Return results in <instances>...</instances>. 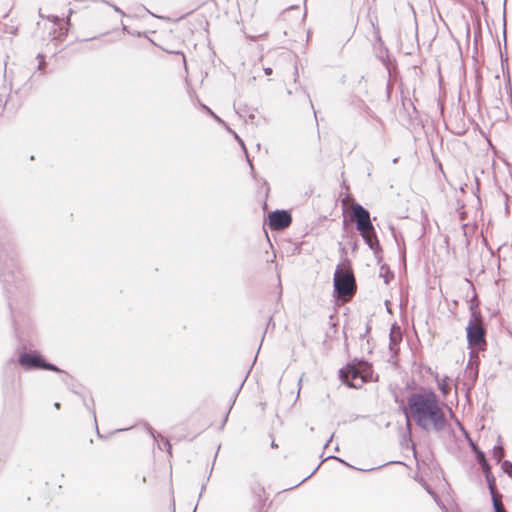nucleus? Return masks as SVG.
I'll list each match as a JSON object with an SVG mask.
<instances>
[{
  "instance_id": "f257e3e1",
  "label": "nucleus",
  "mask_w": 512,
  "mask_h": 512,
  "mask_svg": "<svg viewBox=\"0 0 512 512\" xmlns=\"http://www.w3.org/2000/svg\"><path fill=\"white\" fill-rule=\"evenodd\" d=\"M408 420H413L426 431H441L446 426V417L437 395L432 390L412 393L407 399Z\"/></svg>"
},
{
  "instance_id": "f03ea898",
  "label": "nucleus",
  "mask_w": 512,
  "mask_h": 512,
  "mask_svg": "<svg viewBox=\"0 0 512 512\" xmlns=\"http://www.w3.org/2000/svg\"><path fill=\"white\" fill-rule=\"evenodd\" d=\"M466 332L468 348L471 350L470 358H476L478 352L485 350L486 347V331L478 313L472 312Z\"/></svg>"
},
{
  "instance_id": "7ed1b4c3",
  "label": "nucleus",
  "mask_w": 512,
  "mask_h": 512,
  "mask_svg": "<svg viewBox=\"0 0 512 512\" xmlns=\"http://www.w3.org/2000/svg\"><path fill=\"white\" fill-rule=\"evenodd\" d=\"M334 288L339 296H352L355 292V278L345 264L338 265L334 273Z\"/></svg>"
},
{
  "instance_id": "20e7f679",
  "label": "nucleus",
  "mask_w": 512,
  "mask_h": 512,
  "mask_svg": "<svg viewBox=\"0 0 512 512\" xmlns=\"http://www.w3.org/2000/svg\"><path fill=\"white\" fill-rule=\"evenodd\" d=\"M19 363L25 370L45 369L55 372L61 370L53 364L45 362L41 355L36 351L24 352L19 355Z\"/></svg>"
},
{
  "instance_id": "39448f33",
  "label": "nucleus",
  "mask_w": 512,
  "mask_h": 512,
  "mask_svg": "<svg viewBox=\"0 0 512 512\" xmlns=\"http://www.w3.org/2000/svg\"><path fill=\"white\" fill-rule=\"evenodd\" d=\"M352 219L356 223V228L359 232L366 230H373L369 212L360 204L353 203L351 205Z\"/></svg>"
},
{
  "instance_id": "423d86ee",
  "label": "nucleus",
  "mask_w": 512,
  "mask_h": 512,
  "mask_svg": "<svg viewBox=\"0 0 512 512\" xmlns=\"http://www.w3.org/2000/svg\"><path fill=\"white\" fill-rule=\"evenodd\" d=\"M340 375L342 380L350 387L360 388L363 385V380L360 379V375L354 363L341 369Z\"/></svg>"
},
{
  "instance_id": "0eeeda50",
  "label": "nucleus",
  "mask_w": 512,
  "mask_h": 512,
  "mask_svg": "<svg viewBox=\"0 0 512 512\" xmlns=\"http://www.w3.org/2000/svg\"><path fill=\"white\" fill-rule=\"evenodd\" d=\"M291 215L284 210H277L269 215V226L273 230H281L291 223Z\"/></svg>"
},
{
  "instance_id": "6e6552de",
  "label": "nucleus",
  "mask_w": 512,
  "mask_h": 512,
  "mask_svg": "<svg viewBox=\"0 0 512 512\" xmlns=\"http://www.w3.org/2000/svg\"><path fill=\"white\" fill-rule=\"evenodd\" d=\"M354 364L360 375V379L363 380V384L375 380L372 366L368 362L360 361Z\"/></svg>"
},
{
  "instance_id": "1a4fd4ad",
  "label": "nucleus",
  "mask_w": 512,
  "mask_h": 512,
  "mask_svg": "<svg viewBox=\"0 0 512 512\" xmlns=\"http://www.w3.org/2000/svg\"><path fill=\"white\" fill-rule=\"evenodd\" d=\"M390 343L389 348L393 353H397L399 349V344L402 341V331L401 328L397 325H393L389 334Z\"/></svg>"
},
{
  "instance_id": "9d476101",
  "label": "nucleus",
  "mask_w": 512,
  "mask_h": 512,
  "mask_svg": "<svg viewBox=\"0 0 512 512\" xmlns=\"http://www.w3.org/2000/svg\"><path fill=\"white\" fill-rule=\"evenodd\" d=\"M437 387L441 392L443 398H446L451 390V378L448 376L440 377L438 374L434 375Z\"/></svg>"
},
{
  "instance_id": "9b49d317",
  "label": "nucleus",
  "mask_w": 512,
  "mask_h": 512,
  "mask_svg": "<svg viewBox=\"0 0 512 512\" xmlns=\"http://www.w3.org/2000/svg\"><path fill=\"white\" fill-rule=\"evenodd\" d=\"M360 234L371 250L376 252L379 249V241L377 239L374 228L373 230H366L364 232H360Z\"/></svg>"
},
{
  "instance_id": "f8f14e48",
  "label": "nucleus",
  "mask_w": 512,
  "mask_h": 512,
  "mask_svg": "<svg viewBox=\"0 0 512 512\" xmlns=\"http://www.w3.org/2000/svg\"><path fill=\"white\" fill-rule=\"evenodd\" d=\"M489 488L491 490V493H492V498H493V506H494V509H495V512H506L502 502L500 499H498L495 494H494V488H493V484L492 483H489Z\"/></svg>"
},
{
  "instance_id": "ddd939ff",
  "label": "nucleus",
  "mask_w": 512,
  "mask_h": 512,
  "mask_svg": "<svg viewBox=\"0 0 512 512\" xmlns=\"http://www.w3.org/2000/svg\"><path fill=\"white\" fill-rule=\"evenodd\" d=\"M504 456V450L502 445L499 443L498 445H495L492 450V457L495 459L497 463H499Z\"/></svg>"
},
{
  "instance_id": "4468645a",
  "label": "nucleus",
  "mask_w": 512,
  "mask_h": 512,
  "mask_svg": "<svg viewBox=\"0 0 512 512\" xmlns=\"http://www.w3.org/2000/svg\"><path fill=\"white\" fill-rule=\"evenodd\" d=\"M201 107L207 113H209L218 123L222 124L223 126H226V123L219 116H217L208 106L202 104Z\"/></svg>"
},
{
  "instance_id": "2eb2a0df",
  "label": "nucleus",
  "mask_w": 512,
  "mask_h": 512,
  "mask_svg": "<svg viewBox=\"0 0 512 512\" xmlns=\"http://www.w3.org/2000/svg\"><path fill=\"white\" fill-rule=\"evenodd\" d=\"M477 459H478V462L483 467V469H485L486 467L488 468V464L486 462L485 455L481 451L477 452Z\"/></svg>"
},
{
  "instance_id": "dca6fc26",
  "label": "nucleus",
  "mask_w": 512,
  "mask_h": 512,
  "mask_svg": "<svg viewBox=\"0 0 512 512\" xmlns=\"http://www.w3.org/2000/svg\"><path fill=\"white\" fill-rule=\"evenodd\" d=\"M226 129L234 136V138L240 143V145L242 146L243 149H245V146H244V142L242 141V139L237 135L236 132H234L233 130H231L227 125L225 126Z\"/></svg>"
},
{
  "instance_id": "f3484780",
  "label": "nucleus",
  "mask_w": 512,
  "mask_h": 512,
  "mask_svg": "<svg viewBox=\"0 0 512 512\" xmlns=\"http://www.w3.org/2000/svg\"><path fill=\"white\" fill-rule=\"evenodd\" d=\"M0 277L3 280V282H6V283L10 282L9 274L5 271L4 268H1Z\"/></svg>"
},
{
  "instance_id": "a211bd4d",
  "label": "nucleus",
  "mask_w": 512,
  "mask_h": 512,
  "mask_svg": "<svg viewBox=\"0 0 512 512\" xmlns=\"http://www.w3.org/2000/svg\"><path fill=\"white\" fill-rule=\"evenodd\" d=\"M161 439L163 441L164 446L167 447L168 452H170L171 445H170L169 441L163 437H161Z\"/></svg>"
},
{
  "instance_id": "6ab92c4d",
  "label": "nucleus",
  "mask_w": 512,
  "mask_h": 512,
  "mask_svg": "<svg viewBox=\"0 0 512 512\" xmlns=\"http://www.w3.org/2000/svg\"><path fill=\"white\" fill-rule=\"evenodd\" d=\"M425 489L427 490V492H428L429 494H431V495L434 497L435 501L438 503L437 495H436L434 492H432V491L430 490V488H429L428 486H426V485H425Z\"/></svg>"
},
{
  "instance_id": "aec40b11",
  "label": "nucleus",
  "mask_w": 512,
  "mask_h": 512,
  "mask_svg": "<svg viewBox=\"0 0 512 512\" xmlns=\"http://www.w3.org/2000/svg\"><path fill=\"white\" fill-rule=\"evenodd\" d=\"M38 58L40 59V62H39V69H42V66L44 64V57L42 55H38Z\"/></svg>"
},
{
  "instance_id": "412c9836",
  "label": "nucleus",
  "mask_w": 512,
  "mask_h": 512,
  "mask_svg": "<svg viewBox=\"0 0 512 512\" xmlns=\"http://www.w3.org/2000/svg\"><path fill=\"white\" fill-rule=\"evenodd\" d=\"M264 72L266 75L272 74V69L270 67L264 68Z\"/></svg>"
},
{
  "instance_id": "4be33fe9",
  "label": "nucleus",
  "mask_w": 512,
  "mask_h": 512,
  "mask_svg": "<svg viewBox=\"0 0 512 512\" xmlns=\"http://www.w3.org/2000/svg\"><path fill=\"white\" fill-rule=\"evenodd\" d=\"M150 433L152 435V437L157 440V437H160V435L158 434L157 436L155 435L154 431L152 429H150Z\"/></svg>"
},
{
  "instance_id": "5701e85b",
  "label": "nucleus",
  "mask_w": 512,
  "mask_h": 512,
  "mask_svg": "<svg viewBox=\"0 0 512 512\" xmlns=\"http://www.w3.org/2000/svg\"><path fill=\"white\" fill-rule=\"evenodd\" d=\"M310 476H311V475L307 476L306 478H303V480H302L300 483H298L296 486H298V485H300L302 482L306 481V479H308Z\"/></svg>"
},
{
  "instance_id": "b1692460",
  "label": "nucleus",
  "mask_w": 512,
  "mask_h": 512,
  "mask_svg": "<svg viewBox=\"0 0 512 512\" xmlns=\"http://www.w3.org/2000/svg\"><path fill=\"white\" fill-rule=\"evenodd\" d=\"M302 377L299 378V388L301 387ZM300 392V389L298 390V393Z\"/></svg>"
},
{
  "instance_id": "393cba45",
  "label": "nucleus",
  "mask_w": 512,
  "mask_h": 512,
  "mask_svg": "<svg viewBox=\"0 0 512 512\" xmlns=\"http://www.w3.org/2000/svg\"><path fill=\"white\" fill-rule=\"evenodd\" d=\"M55 407H56L57 409H59L60 404H59V403H55Z\"/></svg>"
}]
</instances>
